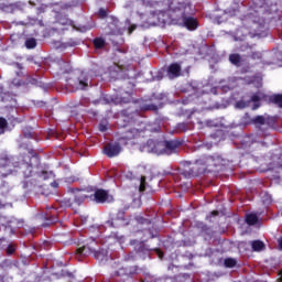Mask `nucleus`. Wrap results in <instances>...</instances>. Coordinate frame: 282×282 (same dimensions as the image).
Masks as SVG:
<instances>
[{
    "mask_svg": "<svg viewBox=\"0 0 282 282\" xmlns=\"http://www.w3.org/2000/svg\"><path fill=\"white\" fill-rule=\"evenodd\" d=\"M150 109H152V108L145 107V108H143V111H150Z\"/></svg>",
    "mask_w": 282,
    "mask_h": 282,
    "instance_id": "nucleus-42",
    "label": "nucleus"
},
{
    "mask_svg": "<svg viewBox=\"0 0 282 282\" xmlns=\"http://www.w3.org/2000/svg\"><path fill=\"white\" fill-rule=\"evenodd\" d=\"M219 213L218 212H213L212 215L217 216Z\"/></svg>",
    "mask_w": 282,
    "mask_h": 282,
    "instance_id": "nucleus-43",
    "label": "nucleus"
},
{
    "mask_svg": "<svg viewBox=\"0 0 282 282\" xmlns=\"http://www.w3.org/2000/svg\"><path fill=\"white\" fill-rule=\"evenodd\" d=\"M279 275H280V282H282V269L280 270Z\"/></svg>",
    "mask_w": 282,
    "mask_h": 282,
    "instance_id": "nucleus-41",
    "label": "nucleus"
},
{
    "mask_svg": "<svg viewBox=\"0 0 282 282\" xmlns=\"http://www.w3.org/2000/svg\"><path fill=\"white\" fill-rule=\"evenodd\" d=\"M251 248L253 252H261V250L265 248V245L263 243V241L256 240V241H251Z\"/></svg>",
    "mask_w": 282,
    "mask_h": 282,
    "instance_id": "nucleus-20",
    "label": "nucleus"
},
{
    "mask_svg": "<svg viewBox=\"0 0 282 282\" xmlns=\"http://www.w3.org/2000/svg\"><path fill=\"white\" fill-rule=\"evenodd\" d=\"M21 85H23L21 79H12L9 87L12 89L13 87H21Z\"/></svg>",
    "mask_w": 282,
    "mask_h": 282,
    "instance_id": "nucleus-28",
    "label": "nucleus"
},
{
    "mask_svg": "<svg viewBox=\"0 0 282 282\" xmlns=\"http://www.w3.org/2000/svg\"><path fill=\"white\" fill-rule=\"evenodd\" d=\"M120 141L119 142H111L105 145L104 148V153L108 158H116L117 155H120V152L122 151V148L120 147Z\"/></svg>",
    "mask_w": 282,
    "mask_h": 282,
    "instance_id": "nucleus-6",
    "label": "nucleus"
},
{
    "mask_svg": "<svg viewBox=\"0 0 282 282\" xmlns=\"http://www.w3.org/2000/svg\"><path fill=\"white\" fill-rule=\"evenodd\" d=\"M6 129H8V120L0 117V135L6 133Z\"/></svg>",
    "mask_w": 282,
    "mask_h": 282,
    "instance_id": "nucleus-24",
    "label": "nucleus"
},
{
    "mask_svg": "<svg viewBox=\"0 0 282 282\" xmlns=\"http://www.w3.org/2000/svg\"><path fill=\"white\" fill-rule=\"evenodd\" d=\"M74 195H75V203H77L78 206H80V204H83V202H85V199L89 197L87 195V191L85 189H76L74 192Z\"/></svg>",
    "mask_w": 282,
    "mask_h": 282,
    "instance_id": "nucleus-14",
    "label": "nucleus"
},
{
    "mask_svg": "<svg viewBox=\"0 0 282 282\" xmlns=\"http://www.w3.org/2000/svg\"><path fill=\"white\" fill-rule=\"evenodd\" d=\"M219 162L221 159L213 158V156H203L194 163L191 170H185L183 175L185 177H197V175H202V173H206L210 166H219Z\"/></svg>",
    "mask_w": 282,
    "mask_h": 282,
    "instance_id": "nucleus-1",
    "label": "nucleus"
},
{
    "mask_svg": "<svg viewBox=\"0 0 282 282\" xmlns=\"http://www.w3.org/2000/svg\"><path fill=\"white\" fill-rule=\"evenodd\" d=\"M109 28L112 30V33L120 32V20L117 17H110Z\"/></svg>",
    "mask_w": 282,
    "mask_h": 282,
    "instance_id": "nucleus-15",
    "label": "nucleus"
},
{
    "mask_svg": "<svg viewBox=\"0 0 282 282\" xmlns=\"http://www.w3.org/2000/svg\"><path fill=\"white\" fill-rule=\"evenodd\" d=\"M17 166H19V165H14L15 169H17Z\"/></svg>",
    "mask_w": 282,
    "mask_h": 282,
    "instance_id": "nucleus-46",
    "label": "nucleus"
},
{
    "mask_svg": "<svg viewBox=\"0 0 282 282\" xmlns=\"http://www.w3.org/2000/svg\"><path fill=\"white\" fill-rule=\"evenodd\" d=\"M281 56H282V52H281Z\"/></svg>",
    "mask_w": 282,
    "mask_h": 282,
    "instance_id": "nucleus-48",
    "label": "nucleus"
},
{
    "mask_svg": "<svg viewBox=\"0 0 282 282\" xmlns=\"http://www.w3.org/2000/svg\"><path fill=\"white\" fill-rule=\"evenodd\" d=\"M20 169L24 175V177H32V164L28 162H22L20 164Z\"/></svg>",
    "mask_w": 282,
    "mask_h": 282,
    "instance_id": "nucleus-16",
    "label": "nucleus"
},
{
    "mask_svg": "<svg viewBox=\"0 0 282 282\" xmlns=\"http://www.w3.org/2000/svg\"><path fill=\"white\" fill-rule=\"evenodd\" d=\"M94 199L97 204H105V202L110 204V202H113V196L109 195L108 191L97 189L94 194Z\"/></svg>",
    "mask_w": 282,
    "mask_h": 282,
    "instance_id": "nucleus-7",
    "label": "nucleus"
},
{
    "mask_svg": "<svg viewBox=\"0 0 282 282\" xmlns=\"http://www.w3.org/2000/svg\"><path fill=\"white\" fill-rule=\"evenodd\" d=\"M226 268H235L237 265V260L228 258L225 260Z\"/></svg>",
    "mask_w": 282,
    "mask_h": 282,
    "instance_id": "nucleus-26",
    "label": "nucleus"
},
{
    "mask_svg": "<svg viewBox=\"0 0 282 282\" xmlns=\"http://www.w3.org/2000/svg\"><path fill=\"white\" fill-rule=\"evenodd\" d=\"M141 282H149V280H145V281H141Z\"/></svg>",
    "mask_w": 282,
    "mask_h": 282,
    "instance_id": "nucleus-44",
    "label": "nucleus"
},
{
    "mask_svg": "<svg viewBox=\"0 0 282 282\" xmlns=\"http://www.w3.org/2000/svg\"><path fill=\"white\" fill-rule=\"evenodd\" d=\"M268 100L269 96L265 95L263 91L259 90L250 95L248 102H252L254 104V107H259L261 102H268Z\"/></svg>",
    "mask_w": 282,
    "mask_h": 282,
    "instance_id": "nucleus-9",
    "label": "nucleus"
},
{
    "mask_svg": "<svg viewBox=\"0 0 282 282\" xmlns=\"http://www.w3.org/2000/svg\"><path fill=\"white\" fill-rule=\"evenodd\" d=\"M181 19L183 21L184 28L188 29L189 31H194L197 30V28H199L197 19L186 15V13H183Z\"/></svg>",
    "mask_w": 282,
    "mask_h": 282,
    "instance_id": "nucleus-10",
    "label": "nucleus"
},
{
    "mask_svg": "<svg viewBox=\"0 0 282 282\" xmlns=\"http://www.w3.org/2000/svg\"><path fill=\"white\" fill-rule=\"evenodd\" d=\"M265 204H270L272 202V197L267 195V199L263 200Z\"/></svg>",
    "mask_w": 282,
    "mask_h": 282,
    "instance_id": "nucleus-32",
    "label": "nucleus"
},
{
    "mask_svg": "<svg viewBox=\"0 0 282 282\" xmlns=\"http://www.w3.org/2000/svg\"><path fill=\"white\" fill-rule=\"evenodd\" d=\"M15 67H18V69H23V66H21V64L17 63Z\"/></svg>",
    "mask_w": 282,
    "mask_h": 282,
    "instance_id": "nucleus-36",
    "label": "nucleus"
},
{
    "mask_svg": "<svg viewBox=\"0 0 282 282\" xmlns=\"http://www.w3.org/2000/svg\"><path fill=\"white\" fill-rule=\"evenodd\" d=\"M0 98L1 102L7 107H15L17 105V94H12L10 91L1 93Z\"/></svg>",
    "mask_w": 282,
    "mask_h": 282,
    "instance_id": "nucleus-11",
    "label": "nucleus"
},
{
    "mask_svg": "<svg viewBox=\"0 0 282 282\" xmlns=\"http://www.w3.org/2000/svg\"><path fill=\"white\" fill-rule=\"evenodd\" d=\"M67 87L70 91L89 89V87H91V80H89V76L80 75L77 79H68Z\"/></svg>",
    "mask_w": 282,
    "mask_h": 282,
    "instance_id": "nucleus-3",
    "label": "nucleus"
},
{
    "mask_svg": "<svg viewBox=\"0 0 282 282\" xmlns=\"http://www.w3.org/2000/svg\"><path fill=\"white\" fill-rule=\"evenodd\" d=\"M130 274H132V272L130 271V269H124L121 268L116 272L117 276H130Z\"/></svg>",
    "mask_w": 282,
    "mask_h": 282,
    "instance_id": "nucleus-23",
    "label": "nucleus"
},
{
    "mask_svg": "<svg viewBox=\"0 0 282 282\" xmlns=\"http://www.w3.org/2000/svg\"><path fill=\"white\" fill-rule=\"evenodd\" d=\"M98 17H99V19H107V10L99 9Z\"/></svg>",
    "mask_w": 282,
    "mask_h": 282,
    "instance_id": "nucleus-29",
    "label": "nucleus"
},
{
    "mask_svg": "<svg viewBox=\"0 0 282 282\" xmlns=\"http://www.w3.org/2000/svg\"><path fill=\"white\" fill-rule=\"evenodd\" d=\"M99 131H107V126L100 124L99 126Z\"/></svg>",
    "mask_w": 282,
    "mask_h": 282,
    "instance_id": "nucleus-33",
    "label": "nucleus"
},
{
    "mask_svg": "<svg viewBox=\"0 0 282 282\" xmlns=\"http://www.w3.org/2000/svg\"><path fill=\"white\" fill-rule=\"evenodd\" d=\"M87 223V217H82V224H86Z\"/></svg>",
    "mask_w": 282,
    "mask_h": 282,
    "instance_id": "nucleus-37",
    "label": "nucleus"
},
{
    "mask_svg": "<svg viewBox=\"0 0 282 282\" xmlns=\"http://www.w3.org/2000/svg\"><path fill=\"white\" fill-rule=\"evenodd\" d=\"M51 186H53V188H58V183L53 182V183H51Z\"/></svg>",
    "mask_w": 282,
    "mask_h": 282,
    "instance_id": "nucleus-34",
    "label": "nucleus"
},
{
    "mask_svg": "<svg viewBox=\"0 0 282 282\" xmlns=\"http://www.w3.org/2000/svg\"><path fill=\"white\" fill-rule=\"evenodd\" d=\"M138 129H132L126 132L123 137L119 139L120 144H127V140H133V138H138L139 135Z\"/></svg>",
    "mask_w": 282,
    "mask_h": 282,
    "instance_id": "nucleus-13",
    "label": "nucleus"
},
{
    "mask_svg": "<svg viewBox=\"0 0 282 282\" xmlns=\"http://www.w3.org/2000/svg\"><path fill=\"white\" fill-rule=\"evenodd\" d=\"M107 226L113 227V221H108Z\"/></svg>",
    "mask_w": 282,
    "mask_h": 282,
    "instance_id": "nucleus-40",
    "label": "nucleus"
},
{
    "mask_svg": "<svg viewBox=\"0 0 282 282\" xmlns=\"http://www.w3.org/2000/svg\"><path fill=\"white\" fill-rule=\"evenodd\" d=\"M25 47L28 50H34V47H36V39L31 37L29 40L25 41Z\"/></svg>",
    "mask_w": 282,
    "mask_h": 282,
    "instance_id": "nucleus-22",
    "label": "nucleus"
},
{
    "mask_svg": "<svg viewBox=\"0 0 282 282\" xmlns=\"http://www.w3.org/2000/svg\"><path fill=\"white\" fill-rule=\"evenodd\" d=\"M94 246H96L95 240H93L89 246H84L77 249V254L83 257H89V254H94L95 259H98V261H105V259H107L108 251L105 249L96 250Z\"/></svg>",
    "mask_w": 282,
    "mask_h": 282,
    "instance_id": "nucleus-2",
    "label": "nucleus"
},
{
    "mask_svg": "<svg viewBox=\"0 0 282 282\" xmlns=\"http://www.w3.org/2000/svg\"><path fill=\"white\" fill-rule=\"evenodd\" d=\"M139 191L140 193H144V191H147V177L144 176L141 177Z\"/></svg>",
    "mask_w": 282,
    "mask_h": 282,
    "instance_id": "nucleus-27",
    "label": "nucleus"
},
{
    "mask_svg": "<svg viewBox=\"0 0 282 282\" xmlns=\"http://www.w3.org/2000/svg\"><path fill=\"white\" fill-rule=\"evenodd\" d=\"M206 124L208 127H219V122L215 121V120H207Z\"/></svg>",
    "mask_w": 282,
    "mask_h": 282,
    "instance_id": "nucleus-30",
    "label": "nucleus"
},
{
    "mask_svg": "<svg viewBox=\"0 0 282 282\" xmlns=\"http://www.w3.org/2000/svg\"><path fill=\"white\" fill-rule=\"evenodd\" d=\"M165 144V155H171L177 152V149L182 147V141L172 140V141H164Z\"/></svg>",
    "mask_w": 282,
    "mask_h": 282,
    "instance_id": "nucleus-12",
    "label": "nucleus"
},
{
    "mask_svg": "<svg viewBox=\"0 0 282 282\" xmlns=\"http://www.w3.org/2000/svg\"><path fill=\"white\" fill-rule=\"evenodd\" d=\"M278 243H279L280 250H282V237L278 240Z\"/></svg>",
    "mask_w": 282,
    "mask_h": 282,
    "instance_id": "nucleus-35",
    "label": "nucleus"
},
{
    "mask_svg": "<svg viewBox=\"0 0 282 282\" xmlns=\"http://www.w3.org/2000/svg\"><path fill=\"white\" fill-rule=\"evenodd\" d=\"M241 55L238 53H234L229 55V63H231V65H235L236 67H241Z\"/></svg>",
    "mask_w": 282,
    "mask_h": 282,
    "instance_id": "nucleus-17",
    "label": "nucleus"
},
{
    "mask_svg": "<svg viewBox=\"0 0 282 282\" xmlns=\"http://www.w3.org/2000/svg\"><path fill=\"white\" fill-rule=\"evenodd\" d=\"M259 221V216L256 213H250L246 215V223L248 226H254Z\"/></svg>",
    "mask_w": 282,
    "mask_h": 282,
    "instance_id": "nucleus-19",
    "label": "nucleus"
},
{
    "mask_svg": "<svg viewBox=\"0 0 282 282\" xmlns=\"http://www.w3.org/2000/svg\"><path fill=\"white\" fill-rule=\"evenodd\" d=\"M159 258L162 259L164 257V253H162L161 251H158Z\"/></svg>",
    "mask_w": 282,
    "mask_h": 282,
    "instance_id": "nucleus-38",
    "label": "nucleus"
},
{
    "mask_svg": "<svg viewBox=\"0 0 282 282\" xmlns=\"http://www.w3.org/2000/svg\"><path fill=\"white\" fill-rule=\"evenodd\" d=\"M112 69H115V72H120L119 66H113V68H112Z\"/></svg>",
    "mask_w": 282,
    "mask_h": 282,
    "instance_id": "nucleus-39",
    "label": "nucleus"
},
{
    "mask_svg": "<svg viewBox=\"0 0 282 282\" xmlns=\"http://www.w3.org/2000/svg\"><path fill=\"white\" fill-rule=\"evenodd\" d=\"M93 44L96 50H102V47H105V45H106V42H105V39H102V37H96L93 41Z\"/></svg>",
    "mask_w": 282,
    "mask_h": 282,
    "instance_id": "nucleus-21",
    "label": "nucleus"
},
{
    "mask_svg": "<svg viewBox=\"0 0 282 282\" xmlns=\"http://www.w3.org/2000/svg\"><path fill=\"white\" fill-rule=\"evenodd\" d=\"M236 107H239V104H237Z\"/></svg>",
    "mask_w": 282,
    "mask_h": 282,
    "instance_id": "nucleus-45",
    "label": "nucleus"
},
{
    "mask_svg": "<svg viewBox=\"0 0 282 282\" xmlns=\"http://www.w3.org/2000/svg\"><path fill=\"white\" fill-rule=\"evenodd\" d=\"M129 99L122 98L120 96L115 97H101L95 105H127Z\"/></svg>",
    "mask_w": 282,
    "mask_h": 282,
    "instance_id": "nucleus-5",
    "label": "nucleus"
},
{
    "mask_svg": "<svg viewBox=\"0 0 282 282\" xmlns=\"http://www.w3.org/2000/svg\"><path fill=\"white\" fill-rule=\"evenodd\" d=\"M253 124H265V118L263 116H257L252 119Z\"/></svg>",
    "mask_w": 282,
    "mask_h": 282,
    "instance_id": "nucleus-25",
    "label": "nucleus"
},
{
    "mask_svg": "<svg viewBox=\"0 0 282 282\" xmlns=\"http://www.w3.org/2000/svg\"><path fill=\"white\" fill-rule=\"evenodd\" d=\"M166 76L170 78V80L180 78V76H182V64L172 63L170 66H167Z\"/></svg>",
    "mask_w": 282,
    "mask_h": 282,
    "instance_id": "nucleus-8",
    "label": "nucleus"
},
{
    "mask_svg": "<svg viewBox=\"0 0 282 282\" xmlns=\"http://www.w3.org/2000/svg\"><path fill=\"white\" fill-rule=\"evenodd\" d=\"M124 214H121V217L123 216Z\"/></svg>",
    "mask_w": 282,
    "mask_h": 282,
    "instance_id": "nucleus-47",
    "label": "nucleus"
},
{
    "mask_svg": "<svg viewBox=\"0 0 282 282\" xmlns=\"http://www.w3.org/2000/svg\"><path fill=\"white\" fill-rule=\"evenodd\" d=\"M268 102H271V105H276L278 107H282V94H274L269 96Z\"/></svg>",
    "mask_w": 282,
    "mask_h": 282,
    "instance_id": "nucleus-18",
    "label": "nucleus"
},
{
    "mask_svg": "<svg viewBox=\"0 0 282 282\" xmlns=\"http://www.w3.org/2000/svg\"><path fill=\"white\" fill-rule=\"evenodd\" d=\"M148 153H155L156 155H162L166 153V144L164 141H155L153 139L148 140L144 147Z\"/></svg>",
    "mask_w": 282,
    "mask_h": 282,
    "instance_id": "nucleus-4",
    "label": "nucleus"
},
{
    "mask_svg": "<svg viewBox=\"0 0 282 282\" xmlns=\"http://www.w3.org/2000/svg\"><path fill=\"white\" fill-rule=\"evenodd\" d=\"M14 250H17V248H14V246L10 245L7 249V253L8 254H14Z\"/></svg>",
    "mask_w": 282,
    "mask_h": 282,
    "instance_id": "nucleus-31",
    "label": "nucleus"
}]
</instances>
